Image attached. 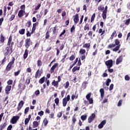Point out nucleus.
I'll list each match as a JSON object with an SVG mask.
<instances>
[{
	"mask_svg": "<svg viewBox=\"0 0 130 130\" xmlns=\"http://www.w3.org/2000/svg\"><path fill=\"white\" fill-rule=\"evenodd\" d=\"M114 44L116 46V47L114 49H113V51L116 52V51H118V50H119V48H120V47L121 46L119 40H118V39L115 40Z\"/></svg>",
	"mask_w": 130,
	"mask_h": 130,
	"instance_id": "nucleus-1",
	"label": "nucleus"
},
{
	"mask_svg": "<svg viewBox=\"0 0 130 130\" xmlns=\"http://www.w3.org/2000/svg\"><path fill=\"white\" fill-rule=\"evenodd\" d=\"M13 53V48L7 46L4 50V55L7 56L9 54H12Z\"/></svg>",
	"mask_w": 130,
	"mask_h": 130,
	"instance_id": "nucleus-2",
	"label": "nucleus"
},
{
	"mask_svg": "<svg viewBox=\"0 0 130 130\" xmlns=\"http://www.w3.org/2000/svg\"><path fill=\"white\" fill-rule=\"evenodd\" d=\"M70 100H71V95L68 94L67 97L62 99V106L63 107H66L67 106V104H68V102H69Z\"/></svg>",
	"mask_w": 130,
	"mask_h": 130,
	"instance_id": "nucleus-3",
	"label": "nucleus"
},
{
	"mask_svg": "<svg viewBox=\"0 0 130 130\" xmlns=\"http://www.w3.org/2000/svg\"><path fill=\"white\" fill-rule=\"evenodd\" d=\"M14 43L13 42V36H12V35H11L9 36V38L7 42V46L9 47H11V48H13V45H14Z\"/></svg>",
	"mask_w": 130,
	"mask_h": 130,
	"instance_id": "nucleus-4",
	"label": "nucleus"
},
{
	"mask_svg": "<svg viewBox=\"0 0 130 130\" xmlns=\"http://www.w3.org/2000/svg\"><path fill=\"white\" fill-rule=\"evenodd\" d=\"M25 46L27 49L30 47V45H32V44H33V42L31 41L30 38L26 39L25 41Z\"/></svg>",
	"mask_w": 130,
	"mask_h": 130,
	"instance_id": "nucleus-5",
	"label": "nucleus"
},
{
	"mask_svg": "<svg viewBox=\"0 0 130 130\" xmlns=\"http://www.w3.org/2000/svg\"><path fill=\"white\" fill-rule=\"evenodd\" d=\"M91 93L90 92L86 95V99L88 101L89 104H93L94 103V100H93V98H91Z\"/></svg>",
	"mask_w": 130,
	"mask_h": 130,
	"instance_id": "nucleus-6",
	"label": "nucleus"
},
{
	"mask_svg": "<svg viewBox=\"0 0 130 130\" xmlns=\"http://www.w3.org/2000/svg\"><path fill=\"white\" fill-rule=\"evenodd\" d=\"M20 119V116H14L11 119L10 122L12 124H15L16 122H18V120Z\"/></svg>",
	"mask_w": 130,
	"mask_h": 130,
	"instance_id": "nucleus-7",
	"label": "nucleus"
},
{
	"mask_svg": "<svg viewBox=\"0 0 130 130\" xmlns=\"http://www.w3.org/2000/svg\"><path fill=\"white\" fill-rule=\"evenodd\" d=\"M105 64L107 67V69H111L113 66V61L112 59L108 60L105 62Z\"/></svg>",
	"mask_w": 130,
	"mask_h": 130,
	"instance_id": "nucleus-8",
	"label": "nucleus"
},
{
	"mask_svg": "<svg viewBox=\"0 0 130 130\" xmlns=\"http://www.w3.org/2000/svg\"><path fill=\"white\" fill-rule=\"evenodd\" d=\"M24 104H25V102L24 101H21L19 103L17 107V112L20 111L21 109H22V107L24 106Z\"/></svg>",
	"mask_w": 130,
	"mask_h": 130,
	"instance_id": "nucleus-9",
	"label": "nucleus"
},
{
	"mask_svg": "<svg viewBox=\"0 0 130 130\" xmlns=\"http://www.w3.org/2000/svg\"><path fill=\"white\" fill-rule=\"evenodd\" d=\"M57 68H58V63H55L50 69V74H53L54 70Z\"/></svg>",
	"mask_w": 130,
	"mask_h": 130,
	"instance_id": "nucleus-10",
	"label": "nucleus"
},
{
	"mask_svg": "<svg viewBox=\"0 0 130 130\" xmlns=\"http://www.w3.org/2000/svg\"><path fill=\"white\" fill-rule=\"evenodd\" d=\"M95 118L96 114H95V113H92L88 118V123H91V122H92V121H93Z\"/></svg>",
	"mask_w": 130,
	"mask_h": 130,
	"instance_id": "nucleus-11",
	"label": "nucleus"
},
{
	"mask_svg": "<svg viewBox=\"0 0 130 130\" xmlns=\"http://www.w3.org/2000/svg\"><path fill=\"white\" fill-rule=\"evenodd\" d=\"M42 73L43 72L42 71H40V69H38L35 73V79H38L40 78V77H41V75H42Z\"/></svg>",
	"mask_w": 130,
	"mask_h": 130,
	"instance_id": "nucleus-12",
	"label": "nucleus"
},
{
	"mask_svg": "<svg viewBox=\"0 0 130 130\" xmlns=\"http://www.w3.org/2000/svg\"><path fill=\"white\" fill-rule=\"evenodd\" d=\"M40 124V120L37 121H34L32 122V127L33 128H36V127H38L39 125Z\"/></svg>",
	"mask_w": 130,
	"mask_h": 130,
	"instance_id": "nucleus-13",
	"label": "nucleus"
},
{
	"mask_svg": "<svg viewBox=\"0 0 130 130\" xmlns=\"http://www.w3.org/2000/svg\"><path fill=\"white\" fill-rule=\"evenodd\" d=\"M73 21L75 24H78L79 22V14L77 13L75 15L73 16Z\"/></svg>",
	"mask_w": 130,
	"mask_h": 130,
	"instance_id": "nucleus-14",
	"label": "nucleus"
},
{
	"mask_svg": "<svg viewBox=\"0 0 130 130\" xmlns=\"http://www.w3.org/2000/svg\"><path fill=\"white\" fill-rule=\"evenodd\" d=\"M12 89V86L11 85H7L5 88V93L7 95L10 93V91Z\"/></svg>",
	"mask_w": 130,
	"mask_h": 130,
	"instance_id": "nucleus-15",
	"label": "nucleus"
},
{
	"mask_svg": "<svg viewBox=\"0 0 130 130\" xmlns=\"http://www.w3.org/2000/svg\"><path fill=\"white\" fill-rule=\"evenodd\" d=\"M39 24V23L38 22H37L35 23H33L32 24V27L31 29V31L33 32L34 33H35V30H36V27L38 26Z\"/></svg>",
	"mask_w": 130,
	"mask_h": 130,
	"instance_id": "nucleus-16",
	"label": "nucleus"
},
{
	"mask_svg": "<svg viewBox=\"0 0 130 130\" xmlns=\"http://www.w3.org/2000/svg\"><path fill=\"white\" fill-rule=\"evenodd\" d=\"M15 60H16L15 57H12L11 61H10L8 64L11 67V68H13V66H14V64L15 63Z\"/></svg>",
	"mask_w": 130,
	"mask_h": 130,
	"instance_id": "nucleus-17",
	"label": "nucleus"
},
{
	"mask_svg": "<svg viewBox=\"0 0 130 130\" xmlns=\"http://www.w3.org/2000/svg\"><path fill=\"white\" fill-rule=\"evenodd\" d=\"M51 85L52 86H53V87H55V88H58V82L57 81H55V80H53L51 83Z\"/></svg>",
	"mask_w": 130,
	"mask_h": 130,
	"instance_id": "nucleus-18",
	"label": "nucleus"
},
{
	"mask_svg": "<svg viewBox=\"0 0 130 130\" xmlns=\"http://www.w3.org/2000/svg\"><path fill=\"white\" fill-rule=\"evenodd\" d=\"M106 124V120H103L101 123L98 125L99 128H103V126Z\"/></svg>",
	"mask_w": 130,
	"mask_h": 130,
	"instance_id": "nucleus-19",
	"label": "nucleus"
},
{
	"mask_svg": "<svg viewBox=\"0 0 130 130\" xmlns=\"http://www.w3.org/2000/svg\"><path fill=\"white\" fill-rule=\"evenodd\" d=\"M122 62V56H120L118 57V58L116 59V64H119V63H121Z\"/></svg>",
	"mask_w": 130,
	"mask_h": 130,
	"instance_id": "nucleus-20",
	"label": "nucleus"
},
{
	"mask_svg": "<svg viewBox=\"0 0 130 130\" xmlns=\"http://www.w3.org/2000/svg\"><path fill=\"white\" fill-rule=\"evenodd\" d=\"M24 13H25V11H24V10H19L18 13V16L19 17V18H22V17L24 16Z\"/></svg>",
	"mask_w": 130,
	"mask_h": 130,
	"instance_id": "nucleus-21",
	"label": "nucleus"
},
{
	"mask_svg": "<svg viewBox=\"0 0 130 130\" xmlns=\"http://www.w3.org/2000/svg\"><path fill=\"white\" fill-rule=\"evenodd\" d=\"M28 52H29V50L28 49H26L23 54V59H26L28 57Z\"/></svg>",
	"mask_w": 130,
	"mask_h": 130,
	"instance_id": "nucleus-22",
	"label": "nucleus"
},
{
	"mask_svg": "<svg viewBox=\"0 0 130 130\" xmlns=\"http://www.w3.org/2000/svg\"><path fill=\"white\" fill-rule=\"evenodd\" d=\"M102 17L103 20H104V21H105V20H106V18H107V12L103 11V13L102 14Z\"/></svg>",
	"mask_w": 130,
	"mask_h": 130,
	"instance_id": "nucleus-23",
	"label": "nucleus"
},
{
	"mask_svg": "<svg viewBox=\"0 0 130 130\" xmlns=\"http://www.w3.org/2000/svg\"><path fill=\"white\" fill-rule=\"evenodd\" d=\"M90 46L91 45L90 43H86L83 45V48H86V49H90Z\"/></svg>",
	"mask_w": 130,
	"mask_h": 130,
	"instance_id": "nucleus-24",
	"label": "nucleus"
},
{
	"mask_svg": "<svg viewBox=\"0 0 130 130\" xmlns=\"http://www.w3.org/2000/svg\"><path fill=\"white\" fill-rule=\"evenodd\" d=\"M80 67L78 66H75L72 69V73H75L77 71H80Z\"/></svg>",
	"mask_w": 130,
	"mask_h": 130,
	"instance_id": "nucleus-25",
	"label": "nucleus"
},
{
	"mask_svg": "<svg viewBox=\"0 0 130 130\" xmlns=\"http://www.w3.org/2000/svg\"><path fill=\"white\" fill-rule=\"evenodd\" d=\"M100 92L101 93V98L102 99H103V98H104V93H105V91H104V89L103 88H101L100 89Z\"/></svg>",
	"mask_w": 130,
	"mask_h": 130,
	"instance_id": "nucleus-26",
	"label": "nucleus"
},
{
	"mask_svg": "<svg viewBox=\"0 0 130 130\" xmlns=\"http://www.w3.org/2000/svg\"><path fill=\"white\" fill-rule=\"evenodd\" d=\"M26 30L27 37H31V35H32V34H33L34 32L32 31L30 32V31L28 30V28H26Z\"/></svg>",
	"mask_w": 130,
	"mask_h": 130,
	"instance_id": "nucleus-27",
	"label": "nucleus"
},
{
	"mask_svg": "<svg viewBox=\"0 0 130 130\" xmlns=\"http://www.w3.org/2000/svg\"><path fill=\"white\" fill-rule=\"evenodd\" d=\"M5 37L3 35V34H1L0 36V43H5Z\"/></svg>",
	"mask_w": 130,
	"mask_h": 130,
	"instance_id": "nucleus-28",
	"label": "nucleus"
},
{
	"mask_svg": "<svg viewBox=\"0 0 130 130\" xmlns=\"http://www.w3.org/2000/svg\"><path fill=\"white\" fill-rule=\"evenodd\" d=\"M37 67H41L42 64H43V62L40 59L38 60L37 62Z\"/></svg>",
	"mask_w": 130,
	"mask_h": 130,
	"instance_id": "nucleus-29",
	"label": "nucleus"
},
{
	"mask_svg": "<svg viewBox=\"0 0 130 130\" xmlns=\"http://www.w3.org/2000/svg\"><path fill=\"white\" fill-rule=\"evenodd\" d=\"M87 117H88V115L87 114H84L83 115H82L80 117L81 120H83V121H84V120H86L87 119Z\"/></svg>",
	"mask_w": 130,
	"mask_h": 130,
	"instance_id": "nucleus-30",
	"label": "nucleus"
},
{
	"mask_svg": "<svg viewBox=\"0 0 130 130\" xmlns=\"http://www.w3.org/2000/svg\"><path fill=\"white\" fill-rule=\"evenodd\" d=\"M84 31H89L90 30V26L88 23L86 24L84 27Z\"/></svg>",
	"mask_w": 130,
	"mask_h": 130,
	"instance_id": "nucleus-31",
	"label": "nucleus"
},
{
	"mask_svg": "<svg viewBox=\"0 0 130 130\" xmlns=\"http://www.w3.org/2000/svg\"><path fill=\"white\" fill-rule=\"evenodd\" d=\"M7 121L6 122H5L4 123V124H1L0 125V130H3L4 129V128H5V127H6V126H7Z\"/></svg>",
	"mask_w": 130,
	"mask_h": 130,
	"instance_id": "nucleus-32",
	"label": "nucleus"
},
{
	"mask_svg": "<svg viewBox=\"0 0 130 130\" xmlns=\"http://www.w3.org/2000/svg\"><path fill=\"white\" fill-rule=\"evenodd\" d=\"M75 58H76V53H74L70 57L69 59L71 60V61H73Z\"/></svg>",
	"mask_w": 130,
	"mask_h": 130,
	"instance_id": "nucleus-33",
	"label": "nucleus"
},
{
	"mask_svg": "<svg viewBox=\"0 0 130 130\" xmlns=\"http://www.w3.org/2000/svg\"><path fill=\"white\" fill-rule=\"evenodd\" d=\"M45 82V77H43L39 80V83L40 84H43Z\"/></svg>",
	"mask_w": 130,
	"mask_h": 130,
	"instance_id": "nucleus-34",
	"label": "nucleus"
},
{
	"mask_svg": "<svg viewBox=\"0 0 130 130\" xmlns=\"http://www.w3.org/2000/svg\"><path fill=\"white\" fill-rule=\"evenodd\" d=\"M63 86L64 87V89H68V88L70 87V82L67 81L65 84H63Z\"/></svg>",
	"mask_w": 130,
	"mask_h": 130,
	"instance_id": "nucleus-35",
	"label": "nucleus"
},
{
	"mask_svg": "<svg viewBox=\"0 0 130 130\" xmlns=\"http://www.w3.org/2000/svg\"><path fill=\"white\" fill-rule=\"evenodd\" d=\"M43 123H44V125L45 126H46L47 124H48V120H47V118H45L43 121Z\"/></svg>",
	"mask_w": 130,
	"mask_h": 130,
	"instance_id": "nucleus-36",
	"label": "nucleus"
},
{
	"mask_svg": "<svg viewBox=\"0 0 130 130\" xmlns=\"http://www.w3.org/2000/svg\"><path fill=\"white\" fill-rule=\"evenodd\" d=\"M116 37V36H117V34H116V31L114 30L111 36V39H113V37Z\"/></svg>",
	"mask_w": 130,
	"mask_h": 130,
	"instance_id": "nucleus-37",
	"label": "nucleus"
},
{
	"mask_svg": "<svg viewBox=\"0 0 130 130\" xmlns=\"http://www.w3.org/2000/svg\"><path fill=\"white\" fill-rule=\"evenodd\" d=\"M79 53L81 55H84L86 53V50L85 49H81L79 51Z\"/></svg>",
	"mask_w": 130,
	"mask_h": 130,
	"instance_id": "nucleus-38",
	"label": "nucleus"
},
{
	"mask_svg": "<svg viewBox=\"0 0 130 130\" xmlns=\"http://www.w3.org/2000/svg\"><path fill=\"white\" fill-rule=\"evenodd\" d=\"M77 121V118H76V115H74L72 117V122L73 124H75L76 123V122Z\"/></svg>",
	"mask_w": 130,
	"mask_h": 130,
	"instance_id": "nucleus-39",
	"label": "nucleus"
},
{
	"mask_svg": "<svg viewBox=\"0 0 130 130\" xmlns=\"http://www.w3.org/2000/svg\"><path fill=\"white\" fill-rule=\"evenodd\" d=\"M19 33L20 35H24V34H25V28H22L19 30Z\"/></svg>",
	"mask_w": 130,
	"mask_h": 130,
	"instance_id": "nucleus-40",
	"label": "nucleus"
},
{
	"mask_svg": "<svg viewBox=\"0 0 130 130\" xmlns=\"http://www.w3.org/2000/svg\"><path fill=\"white\" fill-rule=\"evenodd\" d=\"M54 102H55L56 106H58V104H59V99L58 98H56L54 100Z\"/></svg>",
	"mask_w": 130,
	"mask_h": 130,
	"instance_id": "nucleus-41",
	"label": "nucleus"
},
{
	"mask_svg": "<svg viewBox=\"0 0 130 130\" xmlns=\"http://www.w3.org/2000/svg\"><path fill=\"white\" fill-rule=\"evenodd\" d=\"M11 70H12V67L8 65H8L7 66V67L6 68L5 71L6 72H10V71H11Z\"/></svg>",
	"mask_w": 130,
	"mask_h": 130,
	"instance_id": "nucleus-42",
	"label": "nucleus"
},
{
	"mask_svg": "<svg viewBox=\"0 0 130 130\" xmlns=\"http://www.w3.org/2000/svg\"><path fill=\"white\" fill-rule=\"evenodd\" d=\"M62 113H63V111L59 112L57 114V117H58V118H60V117H61V116H62Z\"/></svg>",
	"mask_w": 130,
	"mask_h": 130,
	"instance_id": "nucleus-43",
	"label": "nucleus"
},
{
	"mask_svg": "<svg viewBox=\"0 0 130 130\" xmlns=\"http://www.w3.org/2000/svg\"><path fill=\"white\" fill-rule=\"evenodd\" d=\"M67 55H68V54L66 53L65 55L62 56L63 58L61 60V62H64V61H66V58Z\"/></svg>",
	"mask_w": 130,
	"mask_h": 130,
	"instance_id": "nucleus-44",
	"label": "nucleus"
},
{
	"mask_svg": "<svg viewBox=\"0 0 130 130\" xmlns=\"http://www.w3.org/2000/svg\"><path fill=\"white\" fill-rule=\"evenodd\" d=\"M21 73V70H18V71L14 72V76L15 77H18L19 75H20V73Z\"/></svg>",
	"mask_w": 130,
	"mask_h": 130,
	"instance_id": "nucleus-45",
	"label": "nucleus"
},
{
	"mask_svg": "<svg viewBox=\"0 0 130 130\" xmlns=\"http://www.w3.org/2000/svg\"><path fill=\"white\" fill-rule=\"evenodd\" d=\"M23 44H24V40H21L19 44H18V47L19 48H21V47H22V46H23Z\"/></svg>",
	"mask_w": 130,
	"mask_h": 130,
	"instance_id": "nucleus-46",
	"label": "nucleus"
},
{
	"mask_svg": "<svg viewBox=\"0 0 130 130\" xmlns=\"http://www.w3.org/2000/svg\"><path fill=\"white\" fill-rule=\"evenodd\" d=\"M96 17V14L93 13L91 16L90 22H92L94 21V20H95V17Z\"/></svg>",
	"mask_w": 130,
	"mask_h": 130,
	"instance_id": "nucleus-47",
	"label": "nucleus"
},
{
	"mask_svg": "<svg viewBox=\"0 0 130 130\" xmlns=\"http://www.w3.org/2000/svg\"><path fill=\"white\" fill-rule=\"evenodd\" d=\"M98 11H104V7L102 5H100L98 8Z\"/></svg>",
	"mask_w": 130,
	"mask_h": 130,
	"instance_id": "nucleus-48",
	"label": "nucleus"
},
{
	"mask_svg": "<svg viewBox=\"0 0 130 130\" xmlns=\"http://www.w3.org/2000/svg\"><path fill=\"white\" fill-rule=\"evenodd\" d=\"M49 37H50V35L49 34V31H47L46 33L45 39H49Z\"/></svg>",
	"mask_w": 130,
	"mask_h": 130,
	"instance_id": "nucleus-49",
	"label": "nucleus"
},
{
	"mask_svg": "<svg viewBox=\"0 0 130 130\" xmlns=\"http://www.w3.org/2000/svg\"><path fill=\"white\" fill-rule=\"evenodd\" d=\"M6 61H7V57L5 56L4 59L2 61L1 64H2V66H4V64H5Z\"/></svg>",
	"mask_w": 130,
	"mask_h": 130,
	"instance_id": "nucleus-50",
	"label": "nucleus"
},
{
	"mask_svg": "<svg viewBox=\"0 0 130 130\" xmlns=\"http://www.w3.org/2000/svg\"><path fill=\"white\" fill-rule=\"evenodd\" d=\"M39 45H40V42H37L34 47V49H36V48H38V47H39Z\"/></svg>",
	"mask_w": 130,
	"mask_h": 130,
	"instance_id": "nucleus-51",
	"label": "nucleus"
},
{
	"mask_svg": "<svg viewBox=\"0 0 130 130\" xmlns=\"http://www.w3.org/2000/svg\"><path fill=\"white\" fill-rule=\"evenodd\" d=\"M115 44H110L108 46V48H113L115 47Z\"/></svg>",
	"mask_w": 130,
	"mask_h": 130,
	"instance_id": "nucleus-52",
	"label": "nucleus"
},
{
	"mask_svg": "<svg viewBox=\"0 0 130 130\" xmlns=\"http://www.w3.org/2000/svg\"><path fill=\"white\" fill-rule=\"evenodd\" d=\"M54 113L55 112H52L51 113V114H50L49 117L50 118H53V119H54Z\"/></svg>",
	"mask_w": 130,
	"mask_h": 130,
	"instance_id": "nucleus-53",
	"label": "nucleus"
},
{
	"mask_svg": "<svg viewBox=\"0 0 130 130\" xmlns=\"http://www.w3.org/2000/svg\"><path fill=\"white\" fill-rule=\"evenodd\" d=\"M57 28V26H54L53 28V34H56V28Z\"/></svg>",
	"mask_w": 130,
	"mask_h": 130,
	"instance_id": "nucleus-54",
	"label": "nucleus"
},
{
	"mask_svg": "<svg viewBox=\"0 0 130 130\" xmlns=\"http://www.w3.org/2000/svg\"><path fill=\"white\" fill-rule=\"evenodd\" d=\"M109 83H111V79L108 78V79L106 80V86H109Z\"/></svg>",
	"mask_w": 130,
	"mask_h": 130,
	"instance_id": "nucleus-55",
	"label": "nucleus"
},
{
	"mask_svg": "<svg viewBox=\"0 0 130 130\" xmlns=\"http://www.w3.org/2000/svg\"><path fill=\"white\" fill-rule=\"evenodd\" d=\"M7 84H8V86H10V85H13V80L11 79H9L8 81H7Z\"/></svg>",
	"mask_w": 130,
	"mask_h": 130,
	"instance_id": "nucleus-56",
	"label": "nucleus"
},
{
	"mask_svg": "<svg viewBox=\"0 0 130 130\" xmlns=\"http://www.w3.org/2000/svg\"><path fill=\"white\" fill-rule=\"evenodd\" d=\"M29 109H30V108H29V107H26V108L24 109V114H27V113H28V112H29Z\"/></svg>",
	"mask_w": 130,
	"mask_h": 130,
	"instance_id": "nucleus-57",
	"label": "nucleus"
},
{
	"mask_svg": "<svg viewBox=\"0 0 130 130\" xmlns=\"http://www.w3.org/2000/svg\"><path fill=\"white\" fill-rule=\"evenodd\" d=\"M64 94H66V90L63 89L61 91V96L62 98H63Z\"/></svg>",
	"mask_w": 130,
	"mask_h": 130,
	"instance_id": "nucleus-58",
	"label": "nucleus"
},
{
	"mask_svg": "<svg viewBox=\"0 0 130 130\" xmlns=\"http://www.w3.org/2000/svg\"><path fill=\"white\" fill-rule=\"evenodd\" d=\"M7 15V7H4V17H6Z\"/></svg>",
	"mask_w": 130,
	"mask_h": 130,
	"instance_id": "nucleus-59",
	"label": "nucleus"
},
{
	"mask_svg": "<svg viewBox=\"0 0 130 130\" xmlns=\"http://www.w3.org/2000/svg\"><path fill=\"white\" fill-rule=\"evenodd\" d=\"M29 121H30V119H28V118H25V121H24V123L25 124V125H27V124H28V123H29Z\"/></svg>",
	"mask_w": 130,
	"mask_h": 130,
	"instance_id": "nucleus-60",
	"label": "nucleus"
},
{
	"mask_svg": "<svg viewBox=\"0 0 130 130\" xmlns=\"http://www.w3.org/2000/svg\"><path fill=\"white\" fill-rule=\"evenodd\" d=\"M21 10H22L23 12H25V9H26V6L25 5H22L20 6Z\"/></svg>",
	"mask_w": 130,
	"mask_h": 130,
	"instance_id": "nucleus-61",
	"label": "nucleus"
},
{
	"mask_svg": "<svg viewBox=\"0 0 130 130\" xmlns=\"http://www.w3.org/2000/svg\"><path fill=\"white\" fill-rule=\"evenodd\" d=\"M45 112L46 114H49L50 113V110L49 109V108H47V109H46Z\"/></svg>",
	"mask_w": 130,
	"mask_h": 130,
	"instance_id": "nucleus-62",
	"label": "nucleus"
},
{
	"mask_svg": "<svg viewBox=\"0 0 130 130\" xmlns=\"http://www.w3.org/2000/svg\"><path fill=\"white\" fill-rule=\"evenodd\" d=\"M122 104V100H120L119 101V102H118V105L117 106L118 107H120L121 106V105Z\"/></svg>",
	"mask_w": 130,
	"mask_h": 130,
	"instance_id": "nucleus-63",
	"label": "nucleus"
},
{
	"mask_svg": "<svg viewBox=\"0 0 130 130\" xmlns=\"http://www.w3.org/2000/svg\"><path fill=\"white\" fill-rule=\"evenodd\" d=\"M129 22H130V18L126 20L125 24V25H129Z\"/></svg>",
	"mask_w": 130,
	"mask_h": 130,
	"instance_id": "nucleus-64",
	"label": "nucleus"
}]
</instances>
